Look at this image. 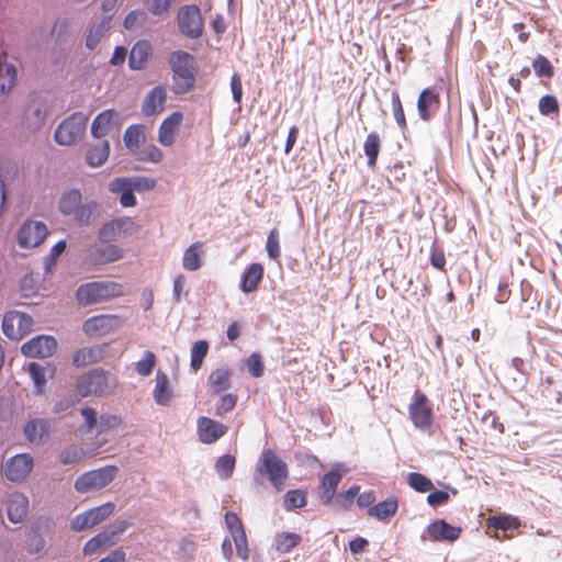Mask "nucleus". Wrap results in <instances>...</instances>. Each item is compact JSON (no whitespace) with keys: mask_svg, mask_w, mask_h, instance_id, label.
<instances>
[{"mask_svg":"<svg viewBox=\"0 0 562 562\" xmlns=\"http://www.w3.org/2000/svg\"><path fill=\"white\" fill-rule=\"evenodd\" d=\"M156 366V356L153 351H145L143 358L135 363V370L142 376H148Z\"/></svg>","mask_w":562,"mask_h":562,"instance_id":"51","label":"nucleus"},{"mask_svg":"<svg viewBox=\"0 0 562 562\" xmlns=\"http://www.w3.org/2000/svg\"><path fill=\"white\" fill-rule=\"evenodd\" d=\"M109 21L110 16H104V20L99 25H93L89 29L86 38V46L89 49H93L97 47L100 40L104 35L105 30L108 29Z\"/></svg>","mask_w":562,"mask_h":562,"instance_id":"45","label":"nucleus"},{"mask_svg":"<svg viewBox=\"0 0 562 562\" xmlns=\"http://www.w3.org/2000/svg\"><path fill=\"white\" fill-rule=\"evenodd\" d=\"M236 459L232 454L220 457L215 463V470L222 480H227L233 475Z\"/></svg>","mask_w":562,"mask_h":562,"instance_id":"46","label":"nucleus"},{"mask_svg":"<svg viewBox=\"0 0 562 562\" xmlns=\"http://www.w3.org/2000/svg\"><path fill=\"white\" fill-rule=\"evenodd\" d=\"M256 469L260 475L270 481L278 492L283 490L284 482L289 476V469L274 451L271 449L263 450Z\"/></svg>","mask_w":562,"mask_h":562,"instance_id":"4","label":"nucleus"},{"mask_svg":"<svg viewBox=\"0 0 562 562\" xmlns=\"http://www.w3.org/2000/svg\"><path fill=\"white\" fill-rule=\"evenodd\" d=\"M532 68L538 77L550 79L554 75L551 61L543 55H537L533 58Z\"/></svg>","mask_w":562,"mask_h":562,"instance_id":"48","label":"nucleus"},{"mask_svg":"<svg viewBox=\"0 0 562 562\" xmlns=\"http://www.w3.org/2000/svg\"><path fill=\"white\" fill-rule=\"evenodd\" d=\"M426 532L434 542H453L460 538L462 528L452 526L445 519H437L428 525Z\"/></svg>","mask_w":562,"mask_h":562,"instance_id":"19","label":"nucleus"},{"mask_svg":"<svg viewBox=\"0 0 562 562\" xmlns=\"http://www.w3.org/2000/svg\"><path fill=\"white\" fill-rule=\"evenodd\" d=\"M196 430L200 441L211 445L227 432V427L210 417L202 416L196 422Z\"/></svg>","mask_w":562,"mask_h":562,"instance_id":"20","label":"nucleus"},{"mask_svg":"<svg viewBox=\"0 0 562 562\" xmlns=\"http://www.w3.org/2000/svg\"><path fill=\"white\" fill-rule=\"evenodd\" d=\"M46 119V109L43 104H31L25 113L26 125L32 130L42 127Z\"/></svg>","mask_w":562,"mask_h":562,"instance_id":"39","label":"nucleus"},{"mask_svg":"<svg viewBox=\"0 0 562 562\" xmlns=\"http://www.w3.org/2000/svg\"><path fill=\"white\" fill-rule=\"evenodd\" d=\"M114 508L115 505L109 502L98 507L91 508L82 514H79L71 520V528L75 531H81L91 528L111 516L114 512Z\"/></svg>","mask_w":562,"mask_h":562,"instance_id":"13","label":"nucleus"},{"mask_svg":"<svg viewBox=\"0 0 562 562\" xmlns=\"http://www.w3.org/2000/svg\"><path fill=\"white\" fill-rule=\"evenodd\" d=\"M27 371L35 384L36 393L42 394L46 385L45 368L36 362H31Z\"/></svg>","mask_w":562,"mask_h":562,"instance_id":"49","label":"nucleus"},{"mask_svg":"<svg viewBox=\"0 0 562 562\" xmlns=\"http://www.w3.org/2000/svg\"><path fill=\"white\" fill-rule=\"evenodd\" d=\"M407 483L412 488L419 493L430 492L435 487L430 479L418 472L409 473L407 476Z\"/></svg>","mask_w":562,"mask_h":562,"instance_id":"44","label":"nucleus"},{"mask_svg":"<svg viewBox=\"0 0 562 562\" xmlns=\"http://www.w3.org/2000/svg\"><path fill=\"white\" fill-rule=\"evenodd\" d=\"M302 541V537L295 532H279L274 537V548L280 553H289Z\"/></svg>","mask_w":562,"mask_h":562,"instance_id":"37","label":"nucleus"},{"mask_svg":"<svg viewBox=\"0 0 562 562\" xmlns=\"http://www.w3.org/2000/svg\"><path fill=\"white\" fill-rule=\"evenodd\" d=\"M306 503V493L302 490L288 491L283 499V506L286 512H291L295 508H302Z\"/></svg>","mask_w":562,"mask_h":562,"instance_id":"42","label":"nucleus"},{"mask_svg":"<svg viewBox=\"0 0 562 562\" xmlns=\"http://www.w3.org/2000/svg\"><path fill=\"white\" fill-rule=\"evenodd\" d=\"M231 90L233 93L234 101L237 104H240L243 99V83L241 77L237 72H234L231 77Z\"/></svg>","mask_w":562,"mask_h":562,"instance_id":"61","label":"nucleus"},{"mask_svg":"<svg viewBox=\"0 0 562 562\" xmlns=\"http://www.w3.org/2000/svg\"><path fill=\"white\" fill-rule=\"evenodd\" d=\"M124 295V288L114 281H92L81 284L76 291V300L81 306L100 304Z\"/></svg>","mask_w":562,"mask_h":562,"instance_id":"2","label":"nucleus"},{"mask_svg":"<svg viewBox=\"0 0 562 562\" xmlns=\"http://www.w3.org/2000/svg\"><path fill=\"white\" fill-rule=\"evenodd\" d=\"M34 460L29 453H20L10 458L3 468L5 477L11 482H23L31 473Z\"/></svg>","mask_w":562,"mask_h":562,"instance_id":"16","label":"nucleus"},{"mask_svg":"<svg viewBox=\"0 0 562 562\" xmlns=\"http://www.w3.org/2000/svg\"><path fill=\"white\" fill-rule=\"evenodd\" d=\"M209 351V344L206 340H198L191 348V369L196 372L201 369L203 360Z\"/></svg>","mask_w":562,"mask_h":562,"instance_id":"41","label":"nucleus"},{"mask_svg":"<svg viewBox=\"0 0 562 562\" xmlns=\"http://www.w3.org/2000/svg\"><path fill=\"white\" fill-rule=\"evenodd\" d=\"M268 256L271 259H278L281 255L280 243H279V233L277 228L271 229L268 235L267 244H266Z\"/></svg>","mask_w":562,"mask_h":562,"instance_id":"55","label":"nucleus"},{"mask_svg":"<svg viewBox=\"0 0 562 562\" xmlns=\"http://www.w3.org/2000/svg\"><path fill=\"white\" fill-rule=\"evenodd\" d=\"M391 105L394 120L400 127L401 131H405L407 128V120L405 116L403 103L397 90H392L391 92Z\"/></svg>","mask_w":562,"mask_h":562,"instance_id":"40","label":"nucleus"},{"mask_svg":"<svg viewBox=\"0 0 562 562\" xmlns=\"http://www.w3.org/2000/svg\"><path fill=\"white\" fill-rule=\"evenodd\" d=\"M538 108L542 115L558 114L560 110L557 98L551 94L540 98Z\"/></svg>","mask_w":562,"mask_h":562,"instance_id":"52","label":"nucleus"},{"mask_svg":"<svg viewBox=\"0 0 562 562\" xmlns=\"http://www.w3.org/2000/svg\"><path fill=\"white\" fill-rule=\"evenodd\" d=\"M122 418L114 414H103L99 418V432H106L121 427Z\"/></svg>","mask_w":562,"mask_h":562,"instance_id":"54","label":"nucleus"},{"mask_svg":"<svg viewBox=\"0 0 562 562\" xmlns=\"http://www.w3.org/2000/svg\"><path fill=\"white\" fill-rule=\"evenodd\" d=\"M408 414L414 426L420 430H429L432 425V409L428 397L420 390L414 392L413 401L408 405Z\"/></svg>","mask_w":562,"mask_h":562,"instance_id":"8","label":"nucleus"},{"mask_svg":"<svg viewBox=\"0 0 562 562\" xmlns=\"http://www.w3.org/2000/svg\"><path fill=\"white\" fill-rule=\"evenodd\" d=\"M33 328V318L18 311L7 313L2 321L3 334L12 339L20 340L31 333Z\"/></svg>","mask_w":562,"mask_h":562,"instance_id":"10","label":"nucleus"},{"mask_svg":"<svg viewBox=\"0 0 562 562\" xmlns=\"http://www.w3.org/2000/svg\"><path fill=\"white\" fill-rule=\"evenodd\" d=\"M382 139L379 133L371 132L367 135L363 143V151L367 157V165L373 169L376 166L378 157L381 150Z\"/></svg>","mask_w":562,"mask_h":562,"instance_id":"34","label":"nucleus"},{"mask_svg":"<svg viewBox=\"0 0 562 562\" xmlns=\"http://www.w3.org/2000/svg\"><path fill=\"white\" fill-rule=\"evenodd\" d=\"M57 349V340L53 336L41 335L24 342L21 352L29 358H47Z\"/></svg>","mask_w":562,"mask_h":562,"instance_id":"17","label":"nucleus"},{"mask_svg":"<svg viewBox=\"0 0 562 562\" xmlns=\"http://www.w3.org/2000/svg\"><path fill=\"white\" fill-rule=\"evenodd\" d=\"M209 386L214 394H220L231 387V372L226 368H217L211 372Z\"/></svg>","mask_w":562,"mask_h":562,"instance_id":"36","label":"nucleus"},{"mask_svg":"<svg viewBox=\"0 0 562 562\" xmlns=\"http://www.w3.org/2000/svg\"><path fill=\"white\" fill-rule=\"evenodd\" d=\"M398 508V501L395 496H390L386 499L371 506L368 514L378 520H386L393 517Z\"/></svg>","mask_w":562,"mask_h":562,"instance_id":"31","label":"nucleus"},{"mask_svg":"<svg viewBox=\"0 0 562 562\" xmlns=\"http://www.w3.org/2000/svg\"><path fill=\"white\" fill-rule=\"evenodd\" d=\"M140 226L131 217H120L104 223L99 231V239L103 243L120 237L131 236L139 231Z\"/></svg>","mask_w":562,"mask_h":562,"instance_id":"11","label":"nucleus"},{"mask_svg":"<svg viewBox=\"0 0 562 562\" xmlns=\"http://www.w3.org/2000/svg\"><path fill=\"white\" fill-rule=\"evenodd\" d=\"M99 351L95 348L78 349L72 356V363L76 367H85L98 361Z\"/></svg>","mask_w":562,"mask_h":562,"instance_id":"47","label":"nucleus"},{"mask_svg":"<svg viewBox=\"0 0 562 562\" xmlns=\"http://www.w3.org/2000/svg\"><path fill=\"white\" fill-rule=\"evenodd\" d=\"M109 154V142L105 139H101L88 149L86 155V161L91 167H100L106 161Z\"/></svg>","mask_w":562,"mask_h":562,"instance_id":"35","label":"nucleus"},{"mask_svg":"<svg viewBox=\"0 0 562 562\" xmlns=\"http://www.w3.org/2000/svg\"><path fill=\"white\" fill-rule=\"evenodd\" d=\"M109 389L108 376L103 371L92 370L77 382L76 390L81 397L102 395Z\"/></svg>","mask_w":562,"mask_h":562,"instance_id":"15","label":"nucleus"},{"mask_svg":"<svg viewBox=\"0 0 562 562\" xmlns=\"http://www.w3.org/2000/svg\"><path fill=\"white\" fill-rule=\"evenodd\" d=\"M151 56V45L146 40L136 42L130 53L128 66L133 70L145 68L149 57Z\"/></svg>","mask_w":562,"mask_h":562,"instance_id":"27","label":"nucleus"},{"mask_svg":"<svg viewBox=\"0 0 562 562\" xmlns=\"http://www.w3.org/2000/svg\"><path fill=\"white\" fill-rule=\"evenodd\" d=\"M178 24L180 31L191 38L201 36L203 21L200 9L195 4L184 5L178 12Z\"/></svg>","mask_w":562,"mask_h":562,"instance_id":"12","label":"nucleus"},{"mask_svg":"<svg viewBox=\"0 0 562 562\" xmlns=\"http://www.w3.org/2000/svg\"><path fill=\"white\" fill-rule=\"evenodd\" d=\"M117 472L119 469L116 465H106L97 470L88 471L76 480L75 488L79 493L101 490L114 480Z\"/></svg>","mask_w":562,"mask_h":562,"instance_id":"6","label":"nucleus"},{"mask_svg":"<svg viewBox=\"0 0 562 562\" xmlns=\"http://www.w3.org/2000/svg\"><path fill=\"white\" fill-rule=\"evenodd\" d=\"M172 70V89L177 94L191 91L195 85L194 57L186 52H173L169 58Z\"/></svg>","mask_w":562,"mask_h":562,"instance_id":"3","label":"nucleus"},{"mask_svg":"<svg viewBox=\"0 0 562 562\" xmlns=\"http://www.w3.org/2000/svg\"><path fill=\"white\" fill-rule=\"evenodd\" d=\"M164 158V153L155 145H150L143 150L142 159L150 162H160Z\"/></svg>","mask_w":562,"mask_h":562,"instance_id":"62","label":"nucleus"},{"mask_svg":"<svg viewBox=\"0 0 562 562\" xmlns=\"http://www.w3.org/2000/svg\"><path fill=\"white\" fill-rule=\"evenodd\" d=\"M154 400L159 405H168L172 397V391L169 384L168 375L158 371L156 374V385L153 391Z\"/></svg>","mask_w":562,"mask_h":562,"instance_id":"33","label":"nucleus"},{"mask_svg":"<svg viewBox=\"0 0 562 562\" xmlns=\"http://www.w3.org/2000/svg\"><path fill=\"white\" fill-rule=\"evenodd\" d=\"M88 115L76 112L64 120L55 131V139L58 144L69 146L80 139L86 132Z\"/></svg>","mask_w":562,"mask_h":562,"instance_id":"5","label":"nucleus"},{"mask_svg":"<svg viewBox=\"0 0 562 562\" xmlns=\"http://www.w3.org/2000/svg\"><path fill=\"white\" fill-rule=\"evenodd\" d=\"M48 229L43 222L26 221L18 232V244L21 248H35L47 237Z\"/></svg>","mask_w":562,"mask_h":562,"instance_id":"14","label":"nucleus"},{"mask_svg":"<svg viewBox=\"0 0 562 562\" xmlns=\"http://www.w3.org/2000/svg\"><path fill=\"white\" fill-rule=\"evenodd\" d=\"M440 108V94L435 88H425L417 98V111L422 121L428 122Z\"/></svg>","mask_w":562,"mask_h":562,"instance_id":"18","label":"nucleus"},{"mask_svg":"<svg viewBox=\"0 0 562 562\" xmlns=\"http://www.w3.org/2000/svg\"><path fill=\"white\" fill-rule=\"evenodd\" d=\"M450 496L445 491H434L428 494L427 496V503L431 507H438L441 505H445L449 501Z\"/></svg>","mask_w":562,"mask_h":562,"instance_id":"63","label":"nucleus"},{"mask_svg":"<svg viewBox=\"0 0 562 562\" xmlns=\"http://www.w3.org/2000/svg\"><path fill=\"white\" fill-rule=\"evenodd\" d=\"M237 404V395L235 394H225L223 395L217 405L215 414L217 416H223L224 414L233 411Z\"/></svg>","mask_w":562,"mask_h":562,"instance_id":"57","label":"nucleus"},{"mask_svg":"<svg viewBox=\"0 0 562 562\" xmlns=\"http://www.w3.org/2000/svg\"><path fill=\"white\" fill-rule=\"evenodd\" d=\"M232 537L236 547L237 555L245 561L248 560L249 550L247 546V537L245 530H239Z\"/></svg>","mask_w":562,"mask_h":562,"instance_id":"56","label":"nucleus"},{"mask_svg":"<svg viewBox=\"0 0 562 562\" xmlns=\"http://www.w3.org/2000/svg\"><path fill=\"white\" fill-rule=\"evenodd\" d=\"M225 522H226L232 536L237 533L239 530H245L240 518L235 513H232V512L226 513Z\"/></svg>","mask_w":562,"mask_h":562,"instance_id":"64","label":"nucleus"},{"mask_svg":"<svg viewBox=\"0 0 562 562\" xmlns=\"http://www.w3.org/2000/svg\"><path fill=\"white\" fill-rule=\"evenodd\" d=\"M49 425L46 419L35 418L24 426V436L32 443H40L48 435Z\"/></svg>","mask_w":562,"mask_h":562,"instance_id":"30","label":"nucleus"},{"mask_svg":"<svg viewBox=\"0 0 562 562\" xmlns=\"http://www.w3.org/2000/svg\"><path fill=\"white\" fill-rule=\"evenodd\" d=\"M131 186L135 191H150L155 189L157 182L153 178L136 177V178H116L110 183V191H116L124 186Z\"/></svg>","mask_w":562,"mask_h":562,"instance_id":"29","label":"nucleus"},{"mask_svg":"<svg viewBox=\"0 0 562 562\" xmlns=\"http://www.w3.org/2000/svg\"><path fill=\"white\" fill-rule=\"evenodd\" d=\"M204 254L203 243L195 241L183 252L182 266L188 271H195L202 266V256Z\"/></svg>","mask_w":562,"mask_h":562,"instance_id":"32","label":"nucleus"},{"mask_svg":"<svg viewBox=\"0 0 562 562\" xmlns=\"http://www.w3.org/2000/svg\"><path fill=\"white\" fill-rule=\"evenodd\" d=\"M166 101L167 90L161 86H157L146 94L142 111L146 116L159 114L164 111Z\"/></svg>","mask_w":562,"mask_h":562,"instance_id":"26","label":"nucleus"},{"mask_svg":"<svg viewBox=\"0 0 562 562\" xmlns=\"http://www.w3.org/2000/svg\"><path fill=\"white\" fill-rule=\"evenodd\" d=\"M58 209L65 216H71L80 226L92 224L100 215L99 204L95 201L82 203V194L77 189H70L63 193Z\"/></svg>","mask_w":562,"mask_h":562,"instance_id":"1","label":"nucleus"},{"mask_svg":"<svg viewBox=\"0 0 562 562\" xmlns=\"http://www.w3.org/2000/svg\"><path fill=\"white\" fill-rule=\"evenodd\" d=\"M128 528L126 520H116L113 524L104 528L103 531L91 538L83 546V553L86 555H92L101 549L109 548L115 544L119 537Z\"/></svg>","mask_w":562,"mask_h":562,"instance_id":"7","label":"nucleus"},{"mask_svg":"<svg viewBox=\"0 0 562 562\" xmlns=\"http://www.w3.org/2000/svg\"><path fill=\"white\" fill-rule=\"evenodd\" d=\"M344 470L338 465L324 474L319 484V497L324 504H329L336 494L339 482L344 476Z\"/></svg>","mask_w":562,"mask_h":562,"instance_id":"24","label":"nucleus"},{"mask_svg":"<svg viewBox=\"0 0 562 562\" xmlns=\"http://www.w3.org/2000/svg\"><path fill=\"white\" fill-rule=\"evenodd\" d=\"M486 526L488 529L493 528L495 530H513L520 527V521L517 517L509 515H498L488 517L486 520Z\"/></svg>","mask_w":562,"mask_h":562,"instance_id":"38","label":"nucleus"},{"mask_svg":"<svg viewBox=\"0 0 562 562\" xmlns=\"http://www.w3.org/2000/svg\"><path fill=\"white\" fill-rule=\"evenodd\" d=\"M124 251L116 245L109 244L104 246L95 245L91 247L87 255V263L91 266H101L122 259Z\"/></svg>","mask_w":562,"mask_h":562,"instance_id":"21","label":"nucleus"},{"mask_svg":"<svg viewBox=\"0 0 562 562\" xmlns=\"http://www.w3.org/2000/svg\"><path fill=\"white\" fill-rule=\"evenodd\" d=\"M124 319L114 314H100L86 319L82 331L89 337L105 336L122 327Z\"/></svg>","mask_w":562,"mask_h":562,"instance_id":"9","label":"nucleus"},{"mask_svg":"<svg viewBox=\"0 0 562 562\" xmlns=\"http://www.w3.org/2000/svg\"><path fill=\"white\" fill-rule=\"evenodd\" d=\"M182 120L183 114L180 111H175L161 122L158 130V142L162 146L168 147L175 144Z\"/></svg>","mask_w":562,"mask_h":562,"instance_id":"22","label":"nucleus"},{"mask_svg":"<svg viewBox=\"0 0 562 562\" xmlns=\"http://www.w3.org/2000/svg\"><path fill=\"white\" fill-rule=\"evenodd\" d=\"M117 113L114 110H105L97 115L91 125V134L95 138L102 139L113 128L114 120Z\"/></svg>","mask_w":562,"mask_h":562,"instance_id":"28","label":"nucleus"},{"mask_svg":"<svg viewBox=\"0 0 562 562\" xmlns=\"http://www.w3.org/2000/svg\"><path fill=\"white\" fill-rule=\"evenodd\" d=\"M0 89L3 93L12 90L16 81V68L11 64L0 65Z\"/></svg>","mask_w":562,"mask_h":562,"instance_id":"43","label":"nucleus"},{"mask_svg":"<svg viewBox=\"0 0 562 562\" xmlns=\"http://www.w3.org/2000/svg\"><path fill=\"white\" fill-rule=\"evenodd\" d=\"M135 191L131 186H124L116 191H112L113 193L121 192L120 203L123 207H133L136 205V198L133 193Z\"/></svg>","mask_w":562,"mask_h":562,"instance_id":"60","label":"nucleus"},{"mask_svg":"<svg viewBox=\"0 0 562 562\" xmlns=\"http://www.w3.org/2000/svg\"><path fill=\"white\" fill-rule=\"evenodd\" d=\"M248 372L254 378H260L263 375L265 366L262 362V357L258 352L251 353L246 362Z\"/></svg>","mask_w":562,"mask_h":562,"instance_id":"53","label":"nucleus"},{"mask_svg":"<svg viewBox=\"0 0 562 562\" xmlns=\"http://www.w3.org/2000/svg\"><path fill=\"white\" fill-rule=\"evenodd\" d=\"M8 518L11 522H22L29 514V499L19 492L9 495L7 501Z\"/></svg>","mask_w":562,"mask_h":562,"instance_id":"25","label":"nucleus"},{"mask_svg":"<svg viewBox=\"0 0 562 562\" xmlns=\"http://www.w3.org/2000/svg\"><path fill=\"white\" fill-rule=\"evenodd\" d=\"M147 14L139 10L131 11L124 19V27L126 30H133L134 27L142 25L146 22Z\"/></svg>","mask_w":562,"mask_h":562,"instance_id":"59","label":"nucleus"},{"mask_svg":"<svg viewBox=\"0 0 562 562\" xmlns=\"http://www.w3.org/2000/svg\"><path fill=\"white\" fill-rule=\"evenodd\" d=\"M143 138V130L138 125H132L127 127L124 133V143L126 147L131 150H135L136 148H138Z\"/></svg>","mask_w":562,"mask_h":562,"instance_id":"50","label":"nucleus"},{"mask_svg":"<svg viewBox=\"0 0 562 562\" xmlns=\"http://www.w3.org/2000/svg\"><path fill=\"white\" fill-rule=\"evenodd\" d=\"M81 457L82 451L75 446L64 449L59 454L60 462L65 465L78 463Z\"/></svg>","mask_w":562,"mask_h":562,"instance_id":"58","label":"nucleus"},{"mask_svg":"<svg viewBox=\"0 0 562 562\" xmlns=\"http://www.w3.org/2000/svg\"><path fill=\"white\" fill-rule=\"evenodd\" d=\"M265 274V268L260 262L248 265L241 276L239 288L243 293L249 294L256 292L261 283Z\"/></svg>","mask_w":562,"mask_h":562,"instance_id":"23","label":"nucleus"}]
</instances>
